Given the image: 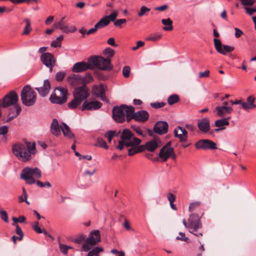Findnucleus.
Returning a JSON list of instances; mask_svg holds the SVG:
<instances>
[{"mask_svg": "<svg viewBox=\"0 0 256 256\" xmlns=\"http://www.w3.org/2000/svg\"><path fill=\"white\" fill-rule=\"evenodd\" d=\"M62 127L60 126L58 121L56 119L54 118L50 125V132L52 134L56 136H58L60 135Z\"/></svg>", "mask_w": 256, "mask_h": 256, "instance_id": "nucleus-24", "label": "nucleus"}, {"mask_svg": "<svg viewBox=\"0 0 256 256\" xmlns=\"http://www.w3.org/2000/svg\"><path fill=\"white\" fill-rule=\"evenodd\" d=\"M126 20L124 18L118 19L114 22V25L116 27L121 28L122 27V25L124 24H126Z\"/></svg>", "mask_w": 256, "mask_h": 256, "instance_id": "nucleus-61", "label": "nucleus"}, {"mask_svg": "<svg viewBox=\"0 0 256 256\" xmlns=\"http://www.w3.org/2000/svg\"><path fill=\"white\" fill-rule=\"evenodd\" d=\"M107 90V86L103 84L98 85L94 84L92 88L93 94L100 98L102 101L106 100V92Z\"/></svg>", "mask_w": 256, "mask_h": 256, "instance_id": "nucleus-14", "label": "nucleus"}, {"mask_svg": "<svg viewBox=\"0 0 256 256\" xmlns=\"http://www.w3.org/2000/svg\"><path fill=\"white\" fill-rule=\"evenodd\" d=\"M78 98L74 97V99L68 104V107L72 110L75 109L82 102Z\"/></svg>", "mask_w": 256, "mask_h": 256, "instance_id": "nucleus-36", "label": "nucleus"}, {"mask_svg": "<svg viewBox=\"0 0 256 256\" xmlns=\"http://www.w3.org/2000/svg\"><path fill=\"white\" fill-rule=\"evenodd\" d=\"M124 107V104H122L120 106H115L112 108V118L117 122L122 123L126 120Z\"/></svg>", "mask_w": 256, "mask_h": 256, "instance_id": "nucleus-11", "label": "nucleus"}, {"mask_svg": "<svg viewBox=\"0 0 256 256\" xmlns=\"http://www.w3.org/2000/svg\"><path fill=\"white\" fill-rule=\"evenodd\" d=\"M14 155L20 160L26 162L32 158V155L36 153V144L26 142L25 144L18 143L12 146Z\"/></svg>", "mask_w": 256, "mask_h": 256, "instance_id": "nucleus-1", "label": "nucleus"}, {"mask_svg": "<svg viewBox=\"0 0 256 256\" xmlns=\"http://www.w3.org/2000/svg\"><path fill=\"white\" fill-rule=\"evenodd\" d=\"M24 21L26 24V26H25L24 32H22L23 35H27L30 34V32L32 30V28L30 26V22L29 19L25 18Z\"/></svg>", "mask_w": 256, "mask_h": 256, "instance_id": "nucleus-42", "label": "nucleus"}, {"mask_svg": "<svg viewBox=\"0 0 256 256\" xmlns=\"http://www.w3.org/2000/svg\"><path fill=\"white\" fill-rule=\"evenodd\" d=\"M162 38V35L158 34H152L146 38V40L156 42Z\"/></svg>", "mask_w": 256, "mask_h": 256, "instance_id": "nucleus-56", "label": "nucleus"}, {"mask_svg": "<svg viewBox=\"0 0 256 256\" xmlns=\"http://www.w3.org/2000/svg\"><path fill=\"white\" fill-rule=\"evenodd\" d=\"M144 152L143 145H140L138 146H134L130 148L128 150V155L130 156Z\"/></svg>", "mask_w": 256, "mask_h": 256, "instance_id": "nucleus-33", "label": "nucleus"}, {"mask_svg": "<svg viewBox=\"0 0 256 256\" xmlns=\"http://www.w3.org/2000/svg\"><path fill=\"white\" fill-rule=\"evenodd\" d=\"M158 156L164 162H166L170 158H171L174 160L176 158L174 149L171 146V142H168L160 150Z\"/></svg>", "mask_w": 256, "mask_h": 256, "instance_id": "nucleus-8", "label": "nucleus"}, {"mask_svg": "<svg viewBox=\"0 0 256 256\" xmlns=\"http://www.w3.org/2000/svg\"><path fill=\"white\" fill-rule=\"evenodd\" d=\"M135 120L138 122H145L148 120L150 115L144 110L138 111L135 113Z\"/></svg>", "mask_w": 256, "mask_h": 256, "instance_id": "nucleus-25", "label": "nucleus"}, {"mask_svg": "<svg viewBox=\"0 0 256 256\" xmlns=\"http://www.w3.org/2000/svg\"><path fill=\"white\" fill-rule=\"evenodd\" d=\"M14 108L16 109V114H14L13 116H10V114H9L8 116V118L6 120V122H9L11 121L12 120H13L14 118H16L18 115L20 114L21 112L22 109L20 106L16 105L14 106Z\"/></svg>", "mask_w": 256, "mask_h": 256, "instance_id": "nucleus-37", "label": "nucleus"}, {"mask_svg": "<svg viewBox=\"0 0 256 256\" xmlns=\"http://www.w3.org/2000/svg\"><path fill=\"white\" fill-rule=\"evenodd\" d=\"M217 114L220 117H224L226 116V114H230L233 110L232 108L230 106H218L216 108Z\"/></svg>", "mask_w": 256, "mask_h": 256, "instance_id": "nucleus-26", "label": "nucleus"}, {"mask_svg": "<svg viewBox=\"0 0 256 256\" xmlns=\"http://www.w3.org/2000/svg\"><path fill=\"white\" fill-rule=\"evenodd\" d=\"M116 136V131L109 130L105 134L104 136L108 140V142H110L112 138Z\"/></svg>", "mask_w": 256, "mask_h": 256, "instance_id": "nucleus-52", "label": "nucleus"}, {"mask_svg": "<svg viewBox=\"0 0 256 256\" xmlns=\"http://www.w3.org/2000/svg\"><path fill=\"white\" fill-rule=\"evenodd\" d=\"M114 50L110 48H107L104 50V54L110 58L114 56Z\"/></svg>", "mask_w": 256, "mask_h": 256, "instance_id": "nucleus-51", "label": "nucleus"}, {"mask_svg": "<svg viewBox=\"0 0 256 256\" xmlns=\"http://www.w3.org/2000/svg\"><path fill=\"white\" fill-rule=\"evenodd\" d=\"M133 136L134 134L129 129H124L120 136L121 140L118 141L116 148L120 150H122L126 142L130 141Z\"/></svg>", "mask_w": 256, "mask_h": 256, "instance_id": "nucleus-12", "label": "nucleus"}, {"mask_svg": "<svg viewBox=\"0 0 256 256\" xmlns=\"http://www.w3.org/2000/svg\"><path fill=\"white\" fill-rule=\"evenodd\" d=\"M20 97L22 103L28 106L34 105L36 100V94L29 85L23 87Z\"/></svg>", "mask_w": 256, "mask_h": 256, "instance_id": "nucleus-4", "label": "nucleus"}, {"mask_svg": "<svg viewBox=\"0 0 256 256\" xmlns=\"http://www.w3.org/2000/svg\"><path fill=\"white\" fill-rule=\"evenodd\" d=\"M80 79L78 74H73L71 76H68V80L72 84H75Z\"/></svg>", "mask_w": 256, "mask_h": 256, "instance_id": "nucleus-46", "label": "nucleus"}, {"mask_svg": "<svg viewBox=\"0 0 256 256\" xmlns=\"http://www.w3.org/2000/svg\"><path fill=\"white\" fill-rule=\"evenodd\" d=\"M150 105L152 108H156V109H158V108H162L164 106H165L166 105V103L164 102H155L150 103Z\"/></svg>", "mask_w": 256, "mask_h": 256, "instance_id": "nucleus-53", "label": "nucleus"}, {"mask_svg": "<svg viewBox=\"0 0 256 256\" xmlns=\"http://www.w3.org/2000/svg\"><path fill=\"white\" fill-rule=\"evenodd\" d=\"M201 202H195L190 204L189 206V210L190 211H194L197 208H199L200 206Z\"/></svg>", "mask_w": 256, "mask_h": 256, "instance_id": "nucleus-49", "label": "nucleus"}, {"mask_svg": "<svg viewBox=\"0 0 256 256\" xmlns=\"http://www.w3.org/2000/svg\"><path fill=\"white\" fill-rule=\"evenodd\" d=\"M39 222L37 221L34 222L32 226L33 230L38 234H41L42 232V230L38 226Z\"/></svg>", "mask_w": 256, "mask_h": 256, "instance_id": "nucleus-57", "label": "nucleus"}, {"mask_svg": "<svg viewBox=\"0 0 256 256\" xmlns=\"http://www.w3.org/2000/svg\"><path fill=\"white\" fill-rule=\"evenodd\" d=\"M12 220L14 221L13 224H16L17 222H24L26 221V218L25 216H20L18 218H16L14 216L12 218Z\"/></svg>", "mask_w": 256, "mask_h": 256, "instance_id": "nucleus-58", "label": "nucleus"}, {"mask_svg": "<svg viewBox=\"0 0 256 256\" xmlns=\"http://www.w3.org/2000/svg\"><path fill=\"white\" fill-rule=\"evenodd\" d=\"M118 16V12L116 11H114L112 13H111L110 15L106 16L104 17V18L106 20L109 21V23L110 21L114 22L116 20V17Z\"/></svg>", "mask_w": 256, "mask_h": 256, "instance_id": "nucleus-50", "label": "nucleus"}, {"mask_svg": "<svg viewBox=\"0 0 256 256\" xmlns=\"http://www.w3.org/2000/svg\"><path fill=\"white\" fill-rule=\"evenodd\" d=\"M63 38L64 36L62 35L60 36L55 40L52 42L51 46L54 48L60 47Z\"/></svg>", "mask_w": 256, "mask_h": 256, "instance_id": "nucleus-44", "label": "nucleus"}, {"mask_svg": "<svg viewBox=\"0 0 256 256\" xmlns=\"http://www.w3.org/2000/svg\"><path fill=\"white\" fill-rule=\"evenodd\" d=\"M214 45L216 50L222 54H226L227 52H230L234 50V47L228 45L222 46V42L220 39L214 38Z\"/></svg>", "mask_w": 256, "mask_h": 256, "instance_id": "nucleus-15", "label": "nucleus"}, {"mask_svg": "<svg viewBox=\"0 0 256 256\" xmlns=\"http://www.w3.org/2000/svg\"><path fill=\"white\" fill-rule=\"evenodd\" d=\"M68 100V90L66 88L58 86L54 88L50 97V100L52 104H62Z\"/></svg>", "mask_w": 256, "mask_h": 256, "instance_id": "nucleus-6", "label": "nucleus"}, {"mask_svg": "<svg viewBox=\"0 0 256 256\" xmlns=\"http://www.w3.org/2000/svg\"><path fill=\"white\" fill-rule=\"evenodd\" d=\"M130 68L129 66H124L122 69V74L124 78L130 76Z\"/></svg>", "mask_w": 256, "mask_h": 256, "instance_id": "nucleus-62", "label": "nucleus"}, {"mask_svg": "<svg viewBox=\"0 0 256 256\" xmlns=\"http://www.w3.org/2000/svg\"><path fill=\"white\" fill-rule=\"evenodd\" d=\"M18 96L14 90L10 91L1 100V107L8 108L11 106H16Z\"/></svg>", "mask_w": 256, "mask_h": 256, "instance_id": "nucleus-9", "label": "nucleus"}, {"mask_svg": "<svg viewBox=\"0 0 256 256\" xmlns=\"http://www.w3.org/2000/svg\"><path fill=\"white\" fill-rule=\"evenodd\" d=\"M0 214L1 218L6 222H8V214L6 210H0Z\"/></svg>", "mask_w": 256, "mask_h": 256, "instance_id": "nucleus-60", "label": "nucleus"}, {"mask_svg": "<svg viewBox=\"0 0 256 256\" xmlns=\"http://www.w3.org/2000/svg\"><path fill=\"white\" fill-rule=\"evenodd\" d=\"M88 88L86 86L76 87L74 88L72 94L74 97L78 98V99L83 102L86 100L89 96Z\"/></svg>", "mask_w": 256, "mask_h": 256, "instance_id": "nucleus-13", "label": "nucleus"}, {"mask_svg": "<svg viewBox=\"0 0 256 256\" xmlns=\"http://www.w3.org/2000/svg\"><path fill=\"white\" fill-rule=\"evenodd\" d=\"M162 22L164 25L166 26L162 28L164 30L170 31L173 30L172 21L170 20V18L162 19Z\"/></svg>", "mask_w": 256, "mask_h": 256, "instance_id": "nucleus-30", "label": "nucleus"}, {"mask_svg": "<svg viewBox=\"0 0 256 256\" xmlns=\"http://www.w3.org/2000/svg\"><path fill=\"white\" fill-rule=\"evenodd\" d=\"M12 224L16 226V233L19 236L18 238V240H21L22 239L24 236V232L18 224Z\"/></svg>", "mask_w": 256, "mask_h": 256, "instance_id": "nucleus-45", "label": "nucleus"}, {"mask_svg": "<svg viewBox=\"0 0 256 256\" xmlns=\"http://www.w3.org/2000/svg\"><path fill=\"white\" fill-rule=\"evenodd\" d=\"M94 74L96 78L99 80H106L108 79V77L104 75L103 73L100 71H95Z\"/></svg>", "mask_w": 256, "mask_h": 256, "instance_id": "nucleus-48", "label": "nucleus"}, {"mask_svg": "<svg viewBox=\"0 0 256 256\" xmlns=\"http://www.w3.org/2000/svg\"><path fill=\"white\" fill-rule=\"evenodd\" d=\"M180 100V96L176 94L170 95L168 98V103L169 105H172Z\"/></svg>", "mask_w": 256, "mask_h": 256, "instance_id": "nucleus-38", "label": "nucleus"}, {"mask_svg": "<svg viewBox=\"0 0 256 256\" xmlns=\"http://www.w3.org/2000/svg\"><path fill=\"white\" fill-rule=\"evenodd\" d=\"M40 59L43 64L48 68L52 72L56 63L54 56L50 52L44 53L42 54Z\"/></svg>", "mask_w": 256, "mask_h": 256, "instance_id": "nucleus-16", "label": "nucleus"}, {"mask_svg": "<svg viewBox=\"0 0 256 256\" xmlns=\"http://www.w3.org/2000/svg\"><path fill=\"white\" fill-rule=\"evenodd\" d=\"M64 18L65 17H63L60 21L55 22L54 24V26L65 33L75 32L76 30V27L75 26H72L68 28V26L66 25L64 21Z\"/></svg>", "mask_w": 256, "mask_h": 256, "instance_id": "nucleus-19", "label": "nucleus"}, {"mask_svg": "<svg viewBox=\"0 0 256 256\" xmlns=\"http://www.w3.org/2000/svg\"><path fill=\"white\" fill-rule=\"evenodd\" d=\"M167 198L170 202L171 208L174 210H177L176 206L174 204L176 200V196L171 192H168L166 195Z\"/></svg>", "mask_w": 256, "mask_h": 256, "instance_id": "nucleus-35", "label": "nucleus"}, {"mask_svg": "<svg viewBox=\"0 0 256 256\" xmlns=\"http://www.w3.org/2000/svg\"><path fill=\"white\" fill-rule=\"evenodd\" d=\"M42 177V172L38 168H30L26 167L24 168L20 175L21 179L25 180L28 184H36L37 186L40 188L46 186L50 188L52 186L51 184L48 182H42L40 180H36L34 178H40Z\"/></svg>", "mask_w": 256, "mask_h": 256, "instance_id": "nucleus-2", "label": "nucleus"}, {"mask_svg": "<svg viewBox=\"0 0 256 256\" xmlns=\"http://www.w3.org/2000/svg\"><path fill=\"white\" fill-rule=\"evenodd\" d=\"M92 66L84 62H78L74 64L72 70L74 72L78 73L84 72L89 69H92Z\"/></svg>", "mask_w": 256, "mask_h": 256, "instance_id": "nucleus-20", "label": "nucleus"}, {"mask_svg": "<svg viewBox=\"0 0 256 256\" xmlns=\"http://www.w3.org/2000/svg\"><path fill=\"white\" fill-rule=\"evenodd\" d=\"M158 140L154 139L146 143L144 145H143L144 151L145 150L150 152H154L158 147Z\"/></svg>", "mask_w": 256, "mask_h": 256, "instance_id": "nucleus-27", "label": "nucleus"}, {"mask_svg": "<svg viewBox=\"0 0 256 256\" xmlns=\"http://www.w3.org/2000/svg\"><path fill=\"white\" fill-rule=\"evenodd\" d=\"M197 126L202 132L206 133L210 130V121L207 118H204L198 121Z\"/></svg>", "mask_w": 256, "mask_h": 256, "instance_id": "nucleus-22", "label": "nucleus"}, {"mask_svg": "<svg viewBox=\"0 0 256 256\" xmlns=\"http://www.w3.org/2000/svg\"><path fill=\"white\" fill-rule=\"evenodd\" d=\"M100 234L98 230L92 231L88 237L86 238L81 246V250L84 252H88L91 250L92 246H94L100 242Z\"/></svg>", "mask_w": 256, "mask_h": 256, "instance_id": "nucleus-7", "label": "nucleus"}, {"mask_svg": "<svg viewBox=\"0 0 256 256\" xmlns=\"http://www.w3.org/2000/svg\"><path fill=\"white\" fill-rule=\"evenodd\" d=\"M168 128V125L167 122L165 121H158L155 124L153 130L156 134L162 135L167 133Z\"/></svg>", "mask_w": 256, "mask_h": 256, "instance_id": "nucleus-17", "label": "nucleus"}, {"mask_svg": "<svg viewBox=\"0 0 256 256\" xmlns=\"http://www.w3.org/2000/svg\"><path fill=\"white\" fill-rule=\"evenodd\" d=\"M97 145L100 148L105 149L108 148V146L106 144V141L102 138H98L97 140Z\"/></svg>", "mask_w": 256, "mask_h": 256, "instance_id": "nucleus-54", "label": "nucleus"}, {"mask_svg": "<svg viewBox=\"0 0 256 256\" xmlns=\"http://www.w3.org/2000/svg\"><path fill=\"white\" fill-rule=\"evenodd\" d=\"M174 136L180 139V142H186L188 140V132L182 127L178 126L174 130Z\"/></svg>", "mask_w": 256, "mask_h": 256, "instance_id": "nucleus-21", "label": "nucleus"}, {"mask_svg": "<svg viewBox=\"0 0 256 256\" xmlns=\"http://www.w3.org/2000/svg\"><path fill=\"white\" fill-rule=\"evenodd\" d=\"M201 216L196 213L192 214L188 218L189 232L197 237H202L203 236L202 224L200 220Z\"/></svg>", "mask_w": 256, "mask_h": 256, "instance_id": "nucleus-3", "label": "nucleus"}, {"mask_svg": "<svg viewBox=\"0 0 256 256\" xmlns=\"http://www.w3.org/2000/svg\"><path fill=\"white\" fill-rule=\"evenodd\" d=\"M35 89L38 92L41 96H46L48 94L50 89V84L49 80H44L42 86L36 88Z\"/></svg>", "mask_w": 256, "mask_h": 256, "instance_id": "nucleus-23", "label": "nucleus"}, {"mask_svg": "<svg viewBox=\"0 0 256 256\" xmlns=\"http://www.w3.org/2000/svg\"><path fill=\"white\" fill-rule=\"evenodd\" d=\"M194 146L198 150H214L218 148L216 144L208 139L200 140L195 143Z\"/></svg>", "mask_w": 256, "mask_h": 256, "instance_id": "nucleus-10", "label": "nucleus"}, {"mask_svg": "<svg viewBox=\"0 0 256 256\" xmlns=\"http://www.w3.org/2000/svg\"><path fill=\"white\" fill-rule=\"evenodd\" d=\"M94 81V78L92 75L90 73H86L85 76L82 78V85L86 86Z\"/></svg>", "mask_w": 256, "mask_h": 256, "instance_id": "nucleus-43", "label": "nucleus"}, {"mask_svg": "<svg viewBox=\"0 0 256 256\" xmlns=\"http://www.w3.org/2000/svg\"><path fill=\"white\" fill-rule=\"evenodd\" d=\"M124 110L126 112V115L134 116V108L132 106H128L124 104Z\"/></svg>", "mask_w": 256, "mask_h": 256, "instance_id": "nucleus-41", "label": "nucleus"}, {"mask_svg": "<svg viewBox=\"0 0 256 256\" xmlns=\"http://www.w3.org/2000/svg\"><path fill=\"white\" fill-rule=\"evenodd\" d=\"M28 194L24 188H22V195L19 197V202H25L27 204H29L30 202L27 200Z\"/></svg>", "mask_w": 256, "mask_h": 256, "instance_id": "nucleus-47", "label": "nucleus"}, {"mask_svg": "<svg viewBox=\"0 0 256 256\" xmlns=\"http://www.w3.org/2000/svg\"><path fill=\"white\" fill-rule=\"evenodd\" d=\"M132 129L136 132L138 135L144 136L146 134H144L141 128L138 126H132Z\"/></svg>", "mask_w": 256, "mask_h": 256, "instance_id": "nucleus-59", "label": "nucleus"}, {"mask_svg": "<svg viewBox=\"0 0 256 256\" xmlns=\"http://www.w3.org/2000/svg\"><path fill=\"white\" fill-rule=\"evenodd\" d=\"M230 116L226 117L224 118L218 120L215 122V126L220 128H225L224 126H228L230 122L228 120L230 119Z\"/></svg>", "mask_w": 256, "mask_h": 256, "instance_id": "nucleus-29", "label": "nucleus"}, {"mask_svg": "<svg viewBox=\"0 0 256 256\" xmlns=\"http://www.w3.org/2000/svg\"><path fill=\"white\" fill-rule=\"evenodd\" d=\"M102 105V103L98 101L88 102L85 100L82 104L81 110L82 111L97 110L100 108Z\"/></svg>", "mask_w": 256, "mask_h": 256, "instance_id": "nucleus-18", "label": "nucleus"}, {"mask_svg": "<svg viewBox=\"0 0 256 256\" xmlns=\"http://www.w3.org/2000/svg\"><path fill=\"white\" fill-rule=\"evenodd\" d=\"M150 9L146 6H142L140 8V11L138 12V15L139 17L144 16L146 12H149Z\"/></svg>", "mask_w": 256, "mask_h": 256, "instance_id": "nucleus-55", "label": "nucleus"}, {"mask_svg": "<svg viewBox=\"0 0 256 256\" xmlns=\"http://www.w3.org/2000/svg\"><path fill=\"white\" fill-rule=\"evenodd\" d=\"M86 235L80 234L76 236L75 238L72 240L73 242L76 244H81L82 242H84L86 240Z\"/></svg>", "mask_w": 256, "mask_h": 256, "instance_id": "nucleus-39", "label": "nucleus"}, {"mask_svg": "<svg viewBox=\"0 0 256 256\" xmlns=\"http://www.w3.org/2000/svg\"><path fill=\"white\" fill-rule=\"evenodd\" d=\"M64 127L62 128V131L65 137L68 139H74L75 138L74 134L71 131L70 127L65 123H62Z\"/></svg>", "mask_w": 256, "mask_h": 256, "instance_id": "nucleus-28", "label": "nucleus"}, {"mask_svg": "<svg viewBox=\"0 0 256 256\" xmlns=\"http://www.w3.org/2000/svg\"><path fill=\"white\" fill-rule=\"evenodd\" d=\"M9 127L4 125L0 127V136H2V141L6 142L8 140V132Z\"/></svg>", "mask_w": 256, "mask_h": 256, "instance_id": "nucleus-31", "label": "nucleus"}, {"mask_svg": "<svg viewBox=\"0 0 256 256\" xmlns=\"http://www.w3.org/2000/svg\"><path fill=\"white\" fill-rule=\"evenodd\" d=\"M66 76V73L62 72H57L56 75V79L58 81H62Z\"/></svg>", "mask_w": 256, "mask_h": 256, "instance_id": "nucleus-64", "label": "nucleus"}, {"mask_svg": "<svg viewBox=\"0 0 256 256\" xmlns=\"http://www.w3.org/2000/svg\"><path fill=\"white\" fill-rule=\"evenodd\" d=\"M109 24V21L106 20L104 18L100 19L94 26L97 30L99 28H102Z\"/></svg>", "mask_w": 256, "mask_h": 256, "instance_id": "nucleus-40", "label": "nucleus"}, {"mask_svg": "<svg viewBox=\"0 0 256 256\" xmlns=\"http://www.w3.org/2000/svg\"><path fill=\"white\" fill-rule=\"evenodd\" d=\"M88 251L87 256H100L99 254L104 252V248L100 246H96Z\"/></svg>", "mask_w": 256, "mask_h": 256, "instance_id": "nucleus-34", "label": "nucleus"}, {"mask_svg": "<svg viewBox=\"0 0 256 256\" xmlns=\"http://www.w3.org/2000/svg\"><path fill=\"white\" fill-rule=\"evenodd\" d=\"M88 62L92 64L94 66L100 70L110 71L113 69V66L110 58H104L102 56H94L88 58Z\"/></svg>", "mask_w": 256, "mask_h": 256, "instance_id": "nucleus-5", "label": "nucleus"}, {"mask_svg": "<svg viewBox=\"0 0 256 256\" xmlns=\"http://www.w3.org/2000/svg\"><path fill=\"white\" fill-rule=\"evenodd\" d=\"M179 234L180 236V237L177 236L176 238L177 240H180L186 242H190L189 238L185 236V234L184 232H180L179 233Z\"/></svg>", "mask_w": 256, "mask_h": 256, "instance_id": "nucleus-63", "label": "nucleus"}, {"mask_svg": "<svg viewBox=\"0 0 256 256\" xmlns=\"http://www.w3.org/2000/svg\"><path fill=\"white\" fill-rule=\"evenodd\" d=\"M142 140L138 138L132 137L130 141L126 142V147L138 146L141 143Z\"/></svg>", "mask_w": 256, "mask_h": 256, "instance_id": "nucleus-32", "label": "nucleus"}]
</instances>
